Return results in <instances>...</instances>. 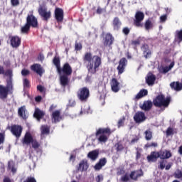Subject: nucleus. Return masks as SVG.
<instances>
[{
    "label": "nucleus",
    "mask_w": 182,
    "mask_h": 182,
    "mask_svg": "<svg viewBox=\"0 0 182 182\" xmlns=\"http://www.w3.org/2000/svg\"><path fill=\"white\" fill-rule=\"evenodd\" d=\"M21 75L22 76H28V75H31V71L24 68L21 70Z\"/></svg>",
    "instance_id": "52"
},
{
    "label": "nucleus",
    "mask_w": 182,
    "mask_h": 182,
    "mask_svg": "<svg viewBox=\"0 0 182 182\" xmlns=\"http://www.w3.org/2000/svg\"><path fill=\"white\" fill-rule=\"evenodd\" d=\"M7 168L8 170H11L13 174H15V173H16V168L15 167V161L12 160L9 161Z\"/></svg>",
    "instance_id": "32"
},
{
    "label": "nucleus",
    "mask_w": 182,
    "mask_h": 182,
    "mask_svg": "<svg viewBox=\"0 0 182 182\" xmlns=\"http://www.w3.org/2000/svg\"><path fill=\"white\" fill-rule=\"evenodd\" d=\"M30 69L33 70V72L37 73V75H39L40 77H42V75H43V73L45 72V70L43 68H42V65L38 63L31 65Z\"/></svg>",
    "instance_id": "16"
},
{
    "label": "nucleus",
    "mask_w": 182,
    "mask_h": 182,
    "mask_svg": "<svg viewBox=\"0 0 182 182\" xmlns=\"http://www.w3.org/2000/svg\"><path fill=\"white\" fill-rule=\"evenodd\" d=\"M31 146L32 148L34 149V150H38L39 147H41V144L36 139H33V141H31Z\"/></svg>",
    "instance_id": "39"
},
{
    "label": "nucleus",
    "mask_w": 182,
    "mask_h": 182,
    "mask_svg": "<svg viewBox=\"0 0 182 182\" xmlns=\"http://www.w3.org/2000/svg\"><path fill=\"white\" fill-rule=\"evenodd\" d=\"M24 87H31V82L27 78H25L23 81Z\"/></svg>",
    "instance_id": "47"
},
{
    "label": "nucleus",
    "mask_w": 182,
    "mask_h": 182,
    "mask_svg": "<svg viewBox=\"0 0 182 182\" xmlns=\"http://www.w3.org/2000/svg\"><path fill=\"white\" fill-rule=\"evenodd\" d=\"M38 14L40 16L43 18V21H46V22H48V21L52 18V12L48 11V9L44 6H40L38 8Z\"/></svg>",
    "instance_id": "7"
},
{
    "label": "nucleus",
    "mask_w": 182,
    "mask_h": 182,
    "mask_svg": "<svg viewBox=\"0 0 182 182\" xmlns=\"http://www.w3.org/2000/svg\"><path fill=\"white\" fill-rule=\"evenodd\" d=\"M149 95V91L146 89L140 90V91L137 93V95L135 96L136 100H139V99H141V97H144V96H147Z\"/></svg>",
    "instance_id": "31"
},
{
    "label": "nucleus",
    "mask_w": 182,
    "mask_h": 182,
    "mask_svg": "<svg viewBox=\"0 0 182 182\" xmlns=\"http://www.w3.org/2000/svg\"><path fill=\"white\" fill-rule=\"evenodd\" d=\"M41 136H45V134H49L50 133V127L48 125H42L41 127Z\"/></svg>",
    "instance_id": "33"
},
{
    "label": "nucleus",
    "mask_w": 182,
    "mask_h": 182,
    "mask_svg": "<svg viewBox=\"0 0 182 182\" xmlns=\"http://www.w3.org/2000/svg\"><path fill=\"white\" fill-rule=\"evenodd\" d=\"M144 26L146 31H150V29L153 28V23L150 21V19H148L146 21Z\"/></svg>",
    "instance_id": "40"
},
{
    "label": "nucleus",
    "mask_w": 182,
    "mask_h": 182,
    "mask_svg": "<svg viewBox=\"0 0 182 182\" xmlns=\"http://www.w3.org/2000/svg\"><path fill=\"white\" fill-rule=\"evenodd\" d=\"M26 24L29 25L31 28H38V18L33 14H28L26 17Z\"/></svg>",
    "instance_id": "12"
},
{
    "label": "nucleus",
    "mask_w": 182,
    "mask_h": 182,
    "mask_svg": "<svg viewBox=\"0 0 182 182\" xmlns=\"http://www.w3.org/2000/svg\"><path fill=\"white\" fill-rule=\"evenodd\" d=\"M132 45H134V46H137L140 45V40L137 39V40L132 41Z\"/></svg>",
    "instance_id": "61"
},
{
    "label": "nucleus",
    "mask_w": 182,
    "mask_h": 182,
    "mask_svg": "<svg viewBox=\"0 0 182 182\" xmlns=\"http://www.w3.org/2000/svg\"><path fill=\"white\" fill-rule=\"evenodd\" d=\"M161 22H166L167 21V15H163L160 17Z\"/></svg>",
    "instance_id": "64"
},
{
    "label": "nucleus",
    "mask_w": 182,
    "mask_h": 182,
    "mask_svg": "<svg viewBox=\"0 0 182 182\" xmlns=\"http://www.w3.org/2000/svg\"><path fill=\"white\" fill-rule=\"evenodd\" d=\"M176 37L179 41V42H182V30L176 31Z\"/></svg>",
    "instance_id": "44"
},
{
    "label": "nucleus",
    "mask_w": 182,
    "mask_h": 182,
    "mask_svg": "<svg viewBox=\"0 0 182 182\" xmlns=\"http://www.w3.org/2000/svg\"><path fill=\"white\" fill-rule=\"evenodd\" d=\"M159 156L160 155H159L157 151H152L151 152L150 155L147 156L146 160L148 163H156Z\"/></svg>",
    "instance_id": "20"
},
{
    "label": "nucleus",
    "mask_w": 182,
    "mask_h": 182,
    "mask_svg": "<svg viewBox=\"0 0 182 182\" xmlns=\"http://www.w3.org/2000/svg\"><path fill=\"white\" fill-rule=\"evenodd\" d=\"M143 55L145 59H149V58H151V50H149V51H146V53H144Z\"/></svg>",
    "instance_id": "54"
},
{
    "label": "nucleus",
    "mask_w": 182,
    "mask_h": 182,
    "mask_svg": "<svg viewBox=\"0 0 182 182\" xmlns=\"http://www.w3.org/2000/svg\"><path fill=\"white\" fill-rule=\"evenodd\" d=\"M159 166H158V168H159V170H164V168H166V164H167V161H166V159H161L159 162Z\"/></svg>",
    "instance_id": "38"
},
{
    "label": "nucleus",
    "mask_w": 182,
    "mask_h": 182,
    "mask_svg": "<svg viewBox=\"0 0 182 182\" xmlns=\"http://www.w3.org/2000/svg\"><path fill=\"white\" fill-rule=\"evenodd\" d=\"M144 176V172L143 171V169H137L132 171L129 174V178L131 180H133V181H137L140 177H143Z\"/></svg>",
    "instance_id": "11"
},
{
    "label": "nucleus",
    "mask_w": 182,
    "mask_h": 182,
    "mask_svg": "<svg viewBox=\"0 0 182 182\" xmlns=\"http://www.w3.org/2000/svg\"><path fill=\"white\" fill-rule=\"evenodd\" d=\"M173 177L182 180V171L177 169L173 173Z\"/></svg>",
    "instance_id": "41"
},
{
    "label": "nucleus",
    "mask_w": 182,
    "mask_h": 182,
    "mask_svg": "<svg viewBox=\"0 0 182 182\" xmlns=\"http://www.w3.org/2000/svg\"><path fill=\"white\" fill-rule=\"evenodd\" d=\"M171 97H165L164 95H159L153 100V105L155 107H164L166 109L170 106Z\"/></svg>",
    "instance_id": "4"
},
{
    "label": "nucleus",
    "mask_w": 182,
    "mask_h": 182,
    "mask_svg": "<svg viewBox=\"0 0 182 182\" xmlns=\"http://www.w3.org/2000/svg\"><path fill=\"white\" fill-rule=\"evenodd\" d=\"M33 117L36 119L37 121L41 122L43 117H45V112L41 110L39 108H36L33 113Z\"/></svg>",
    "instance_id": "22"
},
{
    "label": "nucleus",
    "mask_w": 182,
    "mask_h": 182,
    "mask_svg": "<svg viewBox=\"0 0 182 182\" xmlns=\"http://www.w3.org/2000/svg\"><path fill=\"white\" fill-rule=\"evenodd\" d=\"M156 82V75L154 74H149L146 77V83L148 86H153Z\"/></svg>",
    "instance_id": "26"
},
{
    "label": "nucleus",
    "mask_w": 182,
    "mask_h": 182,
    "mask_svg": "<svg viewBox=\"0 0 182 182\" xmlns=\"http://www.w3.org/2000/svg\"><path fill=\"white\" fill-rule=\"evenodd\" d=\"M51 119L53 123H59L62 120V117L60 116V111L55 110L52 112Z\"/></svg>",
    "instance_id": "21"
},
{
    "label": "nucleus",
    "mask_w": 182,
    "mask_h": 182,
    "mask_svg": "<svg viewBox=\"0 0 182 182\" xmlns=\"http://www.w3.org/2000/svg\"><path fill=\"white\" fill-rule=\"evenodd\" d=\"M7 129L10 130L12 135L15 136L17 139H19V137L22 136V130H23V128H22L21 125L14 124L11 127L9 126Z\"/></svg>",
    "instance_id": "8"
},
{
    "label": "nucleus",
    "mask_w": 182,
    "mask_h": 182,
    "mask_svg": "<svg viewBox=\"0 0 182 182\" xmlns=\"http://www.w3.org/2000/svg\"><path fill=\"white\" fill-rule=\"evenodd\" d=\"M114 42V37L110 33H107L104 39H103V45L108 48H112V45H113Z\"/></svg>",
    "instance_id": "13"
},
{
    "label": "nucleus",
    "mask_w": 182,
    "mask_h": 182,
    "mask_svg": "<svg viewBox=\"0 0 182 182\" xmlns=\"http://www.w3.org/2000/svg\"><path fill=\"white\" fill-rule=\"evenodd\" d=\"M125 121H126V117H122L121 119H119L117 124L118 127H122L124 126Z\"/></svg>",
    "instance_id": "43"
},
{
    "label": "nucleus",
    "mask_w": 182,
    "mask_h": 182,
    "mask_svg": "<svg viewBox=\"0 0 182 182\" xmlns=\"http://www.w3.org/2000/svg\"><path fill=\"white\" fill-rule=\"evenodd\" d=\"M38 60H40L41 62H43V60H45V56L43 55V54L39 53V55H38Z\"/></svg>",
    "instance_id": "63"
},
{
    "label": "nucleus",
    "mask_w": 182,
    "mask_h": 182,
    "mask_svg": "<svg viewBox=\"0 0 182 182\" xmlns=\"http://www.w3.org/2000/svg\"><path fill=\"white\" fill-rule=\"evenodd\" d=\"M126 66H127V59H126V58H121L117 68L118 75H122L124 73V69H126Z\"/></svg>",
    "instance_id": "15"
},
{
    "label": "nucleus",
    "mask_w": 182,
    "mask_h": 182,
    "mask_svg": "<svg viewBox=\"0 0 182 182\" xmlns=\"http://www.w3.org/2000/svg\"><path fill=\"white\" fill-rule=\"evenodd\" d=\"M82 60L90 75H96L99 68L102 65V58L99 55H93L90 52L84 54Z\"/></svg>",
    "instance_id": "1"
},
{
    "label": "nucleus",
    "mask_w": 182,
    "mask_h": 182,
    "mask_svg": "<svg viewBox=\"0 0 182 182\" xmlns=\"http://www.w3.org/2000/svg\"><path fill=\"white\" fill-rule=\"evenodd\" d=\"M87 168H89V164H87V161H81L77 168L78 171H86Z\"/></svg>",
    "instance_id": "28"
},
{
    "label": "nucleus",
    "mask_w": 182,
    "mask_h": 182,
    "mask_svg": "<svg viewBox=\"0 0 182 182\" xmlns=\"http://www.w3.org/2000/svg\"><path fill=\"white\" fill-rule=\"evenodd\" d=\"M5 141V134L0 133V144H4Z\"/></svg>",
    "instance_id": "57"
},
{
    "label": "nucleus",
    "mask_w": 182,
    "mask_h": 182,
    "mask_svg": "<svg viewBox=\"0 0 182 182\" xmlns=\"http://www.w3.org/2000/svg\"><path fill=\"white\" fill-rule=\"evenodd\" d=\"M144 20V13L141 11H136L135 14V19L134 20V25L136 28H143V21Z\"/></svg>",
    "instance_id": "9"
},
{
    "label": "nucleus",
    "mask_w": 182,
    "mask_h": 182,
    "mask_svg": "<svg viewBox=\"0 0 182 182\" xmlns=\"http://www.w3.org/2000/svg\"><path fill=\"white\" fill-rule=\"evenodd\" d=\"M58 73L60 76V83L61 86L63 87H66L68 85H69V77L73 73V70L72 69V66L69 63H65L63 67L60 68L59 70H57Z\"/></svg>",
    "instance_id": "2"
},
{
    "label": "nucleus",
    "mask_w": 182,
    "mask_h": 182,
    "mask_svg": "<svg viewBox=\"0 0 182 182\" xmlns=\"http://www.w3.org/2000/svg\"><path fill=\"white\" fill-rule=\"evenodd\" d=\"M115 150L117 153H119L120 151H123L124 150V146H123V144L122 142H117L114 144Z\"/></svg>",
    "instance_id": "36"
},
{
    "label": "nucleus",
    "mask_w": 182,
    "mask_h": 182,
    "mask_svg": "<svg viewBox=\"0 0 182 182\" xmlns=\"http://www.w3.org/2000/svg\"><path fill=\"white\" fill-rule=\"evenodd\" d=\"M145 147H146V149H149V147H157V143L156 142H151V144L147 143L146 144H145Z\"/></svg>",
    "instance_id": "53"
},
{
    "label": "nucleus",
    "mask_w": 182,
    "mask_h": 182,
    "mask_svg": "<svg viewBox=\"0 0 182 182\" xmlns=\"http://www.w3.org/2000/svg\"><path fill=\"white\" fill-rule=\"evenodd\" d=\"M159 154V159H161V160H166V151H158L156 152Z\"/></svg>",
    "instance_id": "45"
},
{
    "label": "nucleus",
    "mask_w": 182,
    "mask_h": 182,
    "mask_svg": "<svg viewBox=\"0 0 182 182\" xmlns=\"http://www.w3.org/2000/svg\"><path fill=\"white\" fill-rule=\"evenodd\" d=\"M141 50L143 51V53H146V52H149L150 50V49L149 48V45L147 44L142 45Z\"/></svg>",
    "instance_id": "49"
},
{
    "label": "nucleus",
    "mask_w": 182,
    "mask_h": 182,
    "mask_svg": "<svg viewBox=\"0 0 182 182\" xmlns=\"http://www.w3.org/2000/svg\"><path fill=\"white\" fill-rule=\"evenodd\" d=\"M171 157V152L170 151H165V159H170Z\"/></svg>",
    "instance_id": "62"
},
{
    "label": "nucleus",
    "mask_w": 182,
    "mask_h": 182,
    "mask_svg": "<svg viewBox=\"0 0 182 182\" xmlns=\"http://www.w3.org/2000/svg\"><path fill=\"white\" fill-rule=\"evenodd\" d=\"M140 140V138L137 136H136L134 139H132L129 143V144H135V143H137Z\"/></svg>",
    "instance_id": "56"
},
{
    "label": "nucleus",
    "mask_w": 182,
    "mask_h": 182,
    "mask_svg": "<svg viewBox=\"0 0 182 182\" xmlns=\"http://www.w3.org/2000/svg\"><path fill=\"white\" fill-rule=\"evenodd\" d=\"M95 181H96V182H101V181H103V176H102V175H98V176L95 178Z\"/></svg>",
    "instance_id": "60"
},
{
    "label": "nucleus",
    "mask_w": 182,
    "mask_h": 182,
    "mask_svg": "<svg viewBox=\"0 0 182 182\" xmlns=\"http://www.w3.org/2000/svg\"><path fill=\"white\" fill-rule=\"evenodd\" d=\"M37 90H38V92H40L41 93H43V92H45V87L42 85H38Z\"/></svg>",
    "instance_id": "58"
},
{
    "label": "nucleus",
    "mask_w": 182,
    "mask_h": 182,
    "mask_svg": "<svg viewBox=\"0 0 182 182\" xmlns=\"http://www.w3.org/2000/svg\"><path fill=\"white\" fill-rule=\"evenodd\" d=\"M77 97L80 102L86 103L89 100V97H90V91L89 90V88L87 87L80 88L77 92Z\"/></svg>",
    "instance_id": "6"
},
{
    "label": "nucleus",
    "mask_w": 182,
    "mask_h": 182,
    "mask_svg": "<svg viewBox=\"0 0 182 182\" xmlns=\"http://www.w3.org/2000/svg\"><path fill=\"white\" fill-rule=\"evenodd\" d=\"M166 136L168 137V136H173V134H174V129H173V128L171 127H168L166 129Z\"/></svg>",
    "instance_id": "46"
},
{
    "label": "nucleus",
    "mask_w": 182,
    "mask_h": 182,
    "mask_svg": "<svg viewBox=\"0 0 182 182\" xmlns=\"http://www.w3.org/2000/svg\"><path fill=\"white\" fill-rule=\"evenodd\" d=\"M110 85L112 92H114V93H117V92L120 90V83L119 82V81H117V79L112 78Z\"/></svg>",
    "instance_id": "19"
},
{
    "label": "nucleus",
    "mask_w": 182,
    "mask_h": 182,
    "mask_svg": "<svg viewBox=\"0 0 182 182\" xmlns=\"http://www.w3.org/2000/svg\"><path fill=\"white\" fill-rule=\"evenodd\" d=\"M9 39L10 41V45L12 48H19L21 46L22 39L18 36H9Z\"/></svg>",
    "instance_id": "10"
},
{
    "label": "nucleus",
    "mask_w": 182,
    "mask_h": 182,
    "mask_svg": "<svg viewBox=\"0 0 182 182\" xmlns=\"http://www.w3.org/2000/svg\"><path fill=\"white\" fill-rule=\"evenodd\" d=\"M112 26L114 31H119L120 28H122V21H120V18L119 17H114L112 21Z\"/></svg>",
    "instance_id": "25"
},
{
    "label": "nucleus",
    "mask_w": 182,
    "mask_h": 182,
    "mask_svg": "<svg viewBox=\"0 0 182 182\" xmlns=\"http://www.w3.org/2000/svg\"><path fill=\"white\" fill-rule=\"evenodd\" d=\"M53 63L55 65V68L57 69V71L60 68V58L59 57H54L53 59Z\"/></svg>",
    "instance_id": "34"
},
{
    "label": "nucleus",
    "mask_w": 182,
    "mask_h": 182,
    "mask_svg": "<svg viewBox=\"0 0 182 182\" xmlns=\"http://www.w3.org/2000/svg\"><path fill=\"white\" fill-rule=\"evenodd\" d=\"M23 182H36V178L33 176H28Z\"/></svg>",
    "instance_id": "50"
},
{
    "label": "nucleus",
    "mask_w": 182,
    "mask_h": 182,
    "mask_svg": "<svg viewBox=\"0 0 182 182\" xmlns=\"http://www.w3.org/2000/svg\"><path fill=\"white\" fill-rule=\"evenodd\" d=\"M107 163V159H106V158H102L99 160L98 163H97L95 166L94 168L95 170H102V167H105V166H106V164Z\"/></svg>",
    "instance_id": "24"
},
{
    "label": "nucleus",
    "mask_w": 182,
    "mask_h": 182,
    "mask_svg": "<svg viewBox=\"0 0 182 182\" xmlns=\"http://www.w3.org/2000/svg\"><path fill=\"white\" fill-rule=\"evenodd\" d=\"M170 86L173 90H176V92H180V90H182V83L178 81L172 82L170 84Z\"/></svg>",
    "instance_id": "27"
},
{
    "label": "nucleus",
    "mask_w": 182,
    "mask_h": 182,
    "mask_svg": "<svg viewBox=\"0 0 182 182\" xmlns=\"http://www.w3.org/2000/svg\"><path fill=\"white\" fill-rule=\"evenodd\" d=\"M5 76H9V79L6 80V86L0 85V99H6L9 92L14 90V85H12V70L8 69L4 71Z\"/></svg>",
    "instance_id": "3"
},
{
    "label": "nucleus",
    "mask_w": 182,
    "mask_h": 182,
    "mask_svg": "<svg viewBox=\"0 0 182 182\" xmlns=\"http://www.w3.org/2000/svg\"><path fill=\"white\" fill-rule=\"evenodd\" d=\"M145 134V139L149 141L153 139V132H151V130L147 129L144 132Z\"/></svg>",
    "instance_id": "35"
},
{
    "label": "nucleus",
    "mask_w": 182,
    "mask_h": 182,
    "mask_svg": "<svg viewBox=\"0 0 182 182\" xmlns=\"http://www.w3.org/2000/svg\"><path fill=\"white\" fill-rule=\"evenodd\" d=\"M33 136H32V134L31 132H26L23 139H22V144H26V146H29L33 140Z\"/></svg>",
    "instance_id": "18"
},
{
    "label": "nucleus",
    "mask_w": 182,
    "mask_h": 182,
    "mask_svg": "<svg viewBox=\"0 0 182 182\" xmlns=\"http://www.w3.org/2000/svg\"><path fill=\"white\" fill-rule=\"evenodd\" d=\"M146 114L143 112H137L134 116V120L136 123H143L146 120Z\"/></svg>",
    "instance_id": "17"
},
{
    "label": "nucleus",
    "mask_w": 182,
    "mask_h": 182,
    "mask_svg": "<svg viewBox=\"0 0 182 182\" xmlns=\"http://www.w3.org/2000/svg\"><path fill=\"white\" fill-rule=\"evenodd\" d=\"M141 110H144L145 112H149L151 110L153 107V102L151 100L144 101L142 105L139 106Z\"/></svg>",
    "instance_id": "23"
},
{
    "label": "nucleus",
    "mask_w": 182,
    "mask_h": 182,
    "mask_svg": "<svg viewBox=\"0 0 182 182\" xmlns=\"http://www.w3.org/2000/svg\"><path fill=\"white\" fill-rule=\"evenodd\" d=\"M112 134V131L109 128H100L97 131L95 136H100L98 138V141L100 143H106L109 140V136Z\"/></svg>",
    "instance_id": "5"
},
{
    "label": "nucleus",
    "mask_w": 182,
    "mask_h": 182,
    "mask_svg": "<svg viewBox=\"0 0 182 182\" xmlns=\"http://www.w3.org/2000/svg\"><path fill=\"white\" fill-rule=\"evenodd\" d=\"M97 157H99V151L97 150L90 151L87 154V158L90 159L93 161H95V160H96Z\"/></svg>",
    "instance_id": "30"
},
{
    "label": "nucleus",
    "mask_w": 182,
    "mask_h": 182,
    "mask_svg": "<svg viewBox=\"0 0 182 182\" xmlns=\"http://www.w3.org/2000/svg\"><path fill=\"white\" fill-rule=\"evenodd\" d=\"M26 113V107L22 106L18 108V114L19 117L23 118V120H26V119H28Z\"/></svg>",
    "instance_id": "29"
},
{
    "label": "nucleus",
    "mask_w": 182,
    "mask_h": 182,
    "mask_svg": "<svg viewBox=\"0 0 182 182\" xmlns=\"http://www.w3.org/2000/svg\"><path fill=\"white\" fill-rule=\"evenodd\" d=\"M54 14H55V21L58 22V23H60L63 22V18H64L63 9L58 7L55 8Z\"/></svg>",
    "instance_id": "14"
},
{
    "label": "nucleus",
    "mask_w": 182,
    "mask_h": 182,
    "mask_svg": "<svg viewBox=\"0 0 182 182\" xmlns=\"http://www.w3.org/2000/svg\"><path fill=\"white\" fill-rule=\"evenodd\" d=\"M103 12H106V9H102V7L98 6L96 11V14H97V15H102Z\"/></svg>",
    "instance_id": "48"
},
{
    "label": "nucleus",
    "mask_w": 182,
    "mask_h": 182,
    "mask_svg": "<svg viewBox=\"0 0 182 182\" xmlns=\"http://www.w3.org/2000/svg\"><path fill=\"white\" fill-rule=\"evenodd\" d=\"M122 33H124V35H125V36H129V33H130V29L129 28V27L123 28Z\"/></svg>",
    "instance_id": "51"
},
{
    "label": "nucleus",
    "mask_w": 182,
    "mask_h": 182,
    "mask_svg": "<svg viewBox=\"0 0 182 182\" xmlns=\"http://www.w3.org/2000/svg\"><path fill=\"white\" fill-rule=\"evenodd\" d=\"M31 31V26L28 24H26L21 27V32L22 33H24L25 35H28V33H29V31Z\"/></svg>",
    "instance_id": "37"
},
{
    "label": "nucleus",
    "mask_w": 182,
    "mask_h": 182,
    "mask_svg": "<svg viewBox=\"0 0 182 182\" xmlns=\"http://www.w3.org/2000/svg\"><path fill=\"white\" fill-rule=\"evenodd\" d=\"M75 50H82V43H76L75 45Z\"/></svg>",
    "instance_id": "55"
},
{
    "label": "nucleus",
    "mask_w": 182,
    "mask_h": 182,
    "mask_svg": "<svg viewBox=\"0 0 182 182\" xmlns=\"http://www.w3.org/2000/svg\"><path fill=\"white\" fill-rule=\"evenodd\" d=\"M130 180V176H129V173H125L124 176L121 177V181L127 182Z\"/></svg>",
    "instance_id": "42"
},
{
    "label": "nucleus",
    "mask_w": 182,
    "mask_h": 182,
    "mask_svg": "<svg viewBox=\"0 0 182 182\" xmlns=\"http://www.w3.org/2000/svg\"><path fill=\"white\" fill-rule=\"evenodd\" d=\"M12 6H18L19 5V0H11Z\"/></svg>",
    "instance_id": "59"
}]
</instances>
